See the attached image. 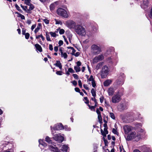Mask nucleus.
I'll return each instance as SVG.
<instances>
[{
  "mask_svg": "<svg viewBox=\"0 0 152 152\" xmlns=\"http://www.w3.org/2000/svg\"><path fill=\"white\" fill-rule=\"evenodd\" d=\"M76 32L79 35L85 36L86 32L85 28L80 24H77L75 27Z\"/></svg>",
  "mask_w": 152,
  "mask_h": 152,
  "instance_id": "1",
  "label": "nucleus"
},
{
  "mask_svg": "<svg viewBox=\"0 0 152 152\" xmlns=\"http://www.w3.org/2000/svg\"><path fill=\"white\" fill-rule=\"evenodd\" d=\"M141 137V135L139 133H136L135 132H132L129 134L126 138L127 140L129 141L132 139H134L135 140L138 141Z\"/></svg>",
  "mask_w": 152,
  "mask_h": 152,
  "instance_id": "2",
  "label": "nucleus"
},
{
  "mask_svg": "<svg viewBox=\"0 0 152 152\" xmlns=\"http://www.w3.org/2000/svg\"><path fill=\"white\" fill-rule=\"evenodd\" d=\"M56 12L58 15L64 18H67L69 16V12L67 9L65 10L59 8L57 9Z\"/></svg>",
  "mask_w": 152,
  "mask_h": 152,
  "instance_id": "3",
  "label": "nucleus"
},
{
  "mask_svg": "<svg viewBox=\"0 0 152 152\" xmlns=\"http://www.w3.org/2000/svg\"><path fill=\"white\" fill-rule=\"evenodd\" d=\"M91 52L94 55L99 54L102 52L101 48L96 45H93L91 47Z\"/></svg>",
  "mask_w": 152,
  "mask_h": 152,
  "instance_id": "4",
  "label": "nucleus"
},
{
  "mask_svg": "<svg viewBox=\"0 0 152 152\" xmlns=\"http://www.w3.org/2000/svg\"><path fill=\"white\" fill-rule=\"evenodd\" d=\"M109 71V69L107 66H104L102 69L101 73V76L102 78L105 77L108 74Z\"/></svg>",
  "mask_w": 152,
  "mask_h": 152,
  "instance_id": "5",
  "label": "nucleus"
},
{
  "mask_svg": "<svg viewBox=\"0 0 152 152\" xmlns=\"http://www.w3.org/2000/svg\"><path fill=\"white\" fill-rule=\"evenodd\" d=\"M66 26L70 29L74 28L76 25L75 23L73 21L71 20H69L66 21L65 23Z\"/></svg>",
  "mask_w": 152,
  "mask_h": 152,
  "instance_id": "6",
  "label": "nucleus"
},
{
  "mask_svg": "<svg viewBox=\"0 0 152 152\" xmlns=\"http://www.w3.org/2000/svg\"><path fill=\"white\" fill-rule=\"evenodd\" d=\"M121 99L120 95L118 94H116L112 97L111 101L113 103H117L119 102Z\"/></svg>",
  "mask_w": 152,
  "mask_h": 152,
  "instance_id": "7",
  "label": "nucleus"
},
{
  "mask_svg": "<svg viewBox=\"0 0 152 152\" xmlns=\"http://www.w3.org/2000/svg\"><path fill=\"white\" fill-rule=\"evenodd\" d=\"M53 138L54 140L59 142H62L64 140V137L60 134H56L54 135Z\"/></svg>",
  "mask_w": 152,
  "mask_h": 152,
  "instance_id": "8",
  "label": "nucleus"
},
{
  "mask_svg": "<svg viewBox=\"0 0 152 152\" xmlns=\"http://www.w3.org/2000/svg\"><path fill=\"white\" fill-rule=\"evenodd\" d=\"M104 58V56L102 54L95 56L93 59V64H96L99 61H102Z\"/></svg>",
  "mask_w": 152,
  "mask_h": 152,
  "instance_id": "9",
  "label": "nucleus"
},
{
  "mask_svg": "<svg viewBox=\"0 0 152 152\" xmlns=\"http://www.w3.org/2000/svg\"><path fill=\"white\" fill-rule=\"evenodd\" d=\"M123 128L125 134H128L132 129V127L130 126L125 125Z\"/></svg>",
  "mask_w": 152,
  "mask_h": 152,
  "instance_id": "10",
  "label": "nucleus"
},
{
  "mask_svg": "<svg viewBox=\"0 0 152 152\" xmlns=\"http://www.w3.org/2000/svg\"><path fill=\"white\" fill-rule=\"evenodd\" d=\"M64 129V127L61 123L58 124L56 125L53 128L54 130H61Z\"/></svg>",
  "mask_w": 152,
  "mask_h": 152,
  "instance_id": "11",
  "label": "nucleus"
},
{
  "mask_svg": "<svg viewBox=\"0 0 152 152\" xmlns=\"http://www.w3.org/2000/svg\"><path fill=\"white\" fill-rule=\"evenodd\" d=\"M49 149L50 151L53 152H61L57 147L52 145H49Z\"/></svg>",
  "mask_w": 152,
  "mask_h": 152,
  "instance_id": "12",
  "label": "nucleus"
},
{
  "mask_svg": "<svg viewBox=\"0 0 152 152\" xmlns=\"http://www.w3.org/2000/svg\"><path fill=\"white\" fill-rule=\"evenodd\" d=\"M148 0H143L141 5V6L142 8L145 9L148 7Z\"/></svg>",
  "mask_w": 152,
  "mask_h": 152,
  "instance_id": "13",
  "label": "nucleus"
},
{
  "mask_svg": "<svg viewBox=\"0 0 152 152\" xmlns=\"http://www.w3.org/2000/svg\"><path fill=\"white\" fill-rule=\"evenodd\" d=\"M115 90V89H114L112 87H110L109 88L107 91L108 95L109 96L112 95L114 94Z\"/></svg>",
  "mask_w": 152,
  "mask_h": 152,
  "instance_id": "14",
  "label": "nucleus"
},
{
  "mask_svg": "<svg viewBox=\"0 0 152 152\" xmlns=\"http://www.w3.org/2000/svg\"><path fill=\"white\" fill-rule=\"evenodd\" d=\"M28 5L29 6V7L28 9H27V13H31V11L32 10L34 7V6L33 5L31 4V3Z\"/></svg>",
  "mask_w": 152,
  "mask_h": 152,
  "instance_id": "15",
  "label": "nucleus"
},
{
  "mask_svg": "<svg viewBox=\"0 0 152 152\" xmlns=\"http://www.w3.org/2000/svg\"><path fill=\"white\" fill-rule=\"evenodd\" d=\"M112 81L111 80L108 79L104 82V86H107L111 84Z\"/></svg>",
  "mask_w": 152,
  "mask_h": 152,
  "instance_id": "16",
  "label": "nucleus"
},
{
  "mask_svg": "<svg viewBox=\"0 0 152 152\" xmlns=\"http://www.w3.org/2000/svg\"><path fill=\"white\" fill-rule=\"evenodd\" d=\"M101 132L102 134L104 136H106L107 134L108 133V132L106 128L105 127L104 129V131L102 130H101Z\"/></svg>",
  "mask_w": 152,
  "mask_h": 152,
  "instance_id": "17",
  "label": "nucleus"
},
{
  "mask_svg": "<svg viewBox=\"0 0 152 152\" xmlns=\"http://www.w3.org/2000/svg\"><path fill=\"white\" fill-rule=\"evenodd\" d=\"M35 46L36 49L40 52H41L42 51V49L41 46L39 44H37L35 45Z\"/></svg>",
  "mask_w": 152,
  "mask_h": 152,
  "instance_id": "18",
  "label": "nucleus"
},
{
  "mask_svg": "<svg viewBox=\"0 0 152 152\" xmlns=\"http://www.w3.org/2000/svg\"><path fill=\"white\" fill-rule=\"evenodd\" d=\"M68 146L66 145H63L61 146V150L63 151L66 152L68 149Z\"/></svg>",
  "mask_w": 152,
  "mask_h": 152,
  "instance_id": "19",
  "label": "nucleus"
},
{
  "mask_svg": "<svg viewBox=\"0 0 152 152\" xmlns=\"http://www.w3.org/2000/svg\"><path fill=\"white\" fill-rule=\"evenodd\" d=\"M124 81L122 80H117L116 81V84L118 86L122 85L124 84Z\"/></svg>",
  "mask_w": 152,
  "mask_h": 152,
  "instance_id": "20",
  "label": "nucleus"
},
{
  "mask_svg": "<svg viewBox=\"0 0 152 152\" xmlns=\"http://www.w3.org/2000/svg\"><path fill=\"white\" fill-rule=\"evenodd\" d=\"M67 48L68 49H71V50H72V52H69V53H71L72 55H73L76 51V50H75L74 48L71 47H67Z\"/></svg>",
  "mask_w": 152,
  "mask_h": 152,
  "instance_id": "21",
  "label": "nucleus"
},
{
  "mask_svg": "<svg viewBox=\"0 0 152 152\" xmlns=\"http://www.w3.org/2000/svg\"><path fill=\"white\" fill-rule=\"evenodd\" d=\"M104 62H102L99 63L96 66V69H100L103 65Z\"/></svg>",
  "mask_w": 152,
  "mask_h": 152,
  "instance_id": "22",
  "label": "nucleus"
},
{
  "mask_svg": "<svg viewBox=\"0 0 152 152\" xmlns=\"http://www.w3.org/2000/svg\"><path fill=\"white\" fill-rule=\"evenodd\" d=\"M56 66L58 67L61 69H62V65L61 64L59 61H56V64H55Z\"/></svg>",
  "mask_w": 152,
  "mask_h": 152,
  "instance_id": "23",
  "label": "nucleus"
},
{
  "mask_svg": "<svg viewBox=\"0 0 152 152\" xmlns=\"http://www.w3.org/2000/svg\"><path fill=\"white\" fill-rule=\"evenodd\" d=\"M41 27V25L40 23L38 24V26H37V27L35 28L34 30V32L36 34L37 32H38L39 29H40Z\"/></svg>",
  "mask_w": 152,
  "mask_h": 152,
  "instance_id": "24",
  "label": "nucleus"
},
{
  "mask_svg": "<svg viewBox=\"0 0 152 152\" xmlns=\"http://www.w3.org/2000/svg\"><path fill=\"white\" fill-rule=\"evenodd\" d=\"M74 69L75 71L76 72H79L80 71L81 69L80 67L79 66H75L74 67Z\"/></svg>",
  "mask_w": 152,
  "mask_h": 152,
  "instance_id": "25",
  "label": "nucleus"
},
{
  "mask_svg": "<svg viewBox=\"0 0 152 152\" xmlns=\"http://www.w3.org/2000/svg\"><path fill=\"white\" fill-rule=\"evenodd\" d=\"M61 56L63 57L64 59H66L67 57V55L65 52H62L61 54Z\"/></svg>",
  "mask_w": 152,
  "mask_h": 152,
  "instance_id": "26",
  "label": "nucleus"
},
{
  "mask_svg": "<svg viewBox=\"0 0 152 152\" xmlns=\"http://www.w3.org/2000/svg\"><path fill=\"white\" fill-rule=\"evenodd\" d=\"M56 32H57V31H56L54 32L51 31L50 32V34L52 37H55L57 36V35L56 33Z\"/></svg>",
  "mask_w": 152,
  "mask_h": 152,
  "instance_id": "27",
  "label": "nucleus"
},
{
  "mask_svg": "<svg viewBox=\"0 0 152 152\" xmlns=\"http://www.w3.org/2000/svg\"><path fill=\"white\" fill-rule=\"evenodd\" d=\"M15 13L18 14V17H20L22 19H25V18L24 15L18 12H16Z\"/></svg>",
  "mask_w": 152,
  "mask_h": 152,
  "instance_id": "28",
  "label": "nucleus"
},
{
  "mask_svg": "<svg viewBox=\"0 0 152 152\" xmlns=\"http://www.w3.org/2000/svg\"><path fill=\"white\" fill-rule=\"evenodd\" d=\"M91 93L92 94V95L94 97H95L96 96V91L95 90L94 88H92L91 90Z\"/></svg>",
  "mask_w": 152,
  "mask_h": 152,
  "instance_id": "29",
  "label": "nucleus"
},
{
  "mask_svg": "<svg viewBox=\"0 0 152 152\" xmlns=\"http://www.w3.org/2000/svg\"><path fill=\"white\" fill-rule=\"evenodd\" d=\"M46 38L47 40L48 41H50L51 40L50 38L49 35L48 34V32H46Z\"/></svg>",
  "mask_w": 152,
  "mask_h": 152,
  "instance_id": "30",
  "label": "nucleus"
},
{
  "mask_svg": "<svg viewBox=\"0 0 152 152\" xmlns=\"http://www.w3.org/2000/svg\"><path fill=\"white\" fill-rule=\"evenodd\" d=\"M40 37L42 38V40L43 41H44L45 39V38L43 36L42 34H41L38 35L37 36H36V39H38L39 38H40Z\"/></svg>",
  "mask_w": 152,
  "mask_h": 152,
  "instance_id": "31",
  "label": "nucleus"
},
{
  "mask_svg": "<svg viewBox=\"0 0 152 152\" xmlns=\"http://www.w3.org/2000/svg\"><path fill=\"white\" fill-rule=\"evenodd\" d=\"M45 141L49 143H51L52 142L51 140H50V138L48 137L47 136L45 138Z\"/></svg>",
  "mask_w": 152,
  "mask_h": 152,
  "instance_id": "32",
  "label": "nucleus"
},
{
  "mask_svg": "<svg viewBox=\"0 0 152 152\" xmlns=\"http://www.w3.org/2000/svg\"><path fill=\"white\" fill-rule=\"evenodd\" d=\"M55 21L56 22V24H60L61 25L62 24V22L60 20L55 19Z\"/></svg>",
  "mask_w": 152,
  "mask_h": 152,
  "instance_id": "33",
  "label": "nucleus"
},
{
  "mask_svg": "<svg viewBox=\"0 0 152 152\" xmlns=\"http://www.w3.org/2000/svg\"><path fill=\"white\" fill-rule=\"evenodd\" d=\"M15 6L17 10H18V11L21 13L23 12V11L22 10L20 9V7L17 4H16L15 5Z\"/></svg>",
  "mask_w": 152,
  "mask_h": 152,
  "instance_id": "34",
  "label": "nucleus"
},
{
  "mask_svg": "<svg viewBox=\"0 0 152 152\" xmlns=\"http://www.w3.org/2000/svg\"><path fill=\"white\" fill-rule=\"evenodd\" d=\"M22 1H24V3L27 4L29 5L31 3V0H21Z\"/></svg>",
  "mask_w": 152,
  "mask_h": 152,
  "instance_id": "35",
  "label": "nucleus"
},
{
  "mask_svg": "<svg viewBox=\"0 0 152 152\" xmlns=\"http://www.w3.org/2000/svg\"><path fill=\"white\" fill-rule=\"evenodd\" d=\"M20 6L23 9L27 12V7L26 6H23L22 4L20 5Z\"/></svg>",
  "mask_w": 152,
  "mask_h": 152,
  "instance_id": "36",
  "label": "nucleus"
},
{
  "mask_svg": "<svg viewBox=\"0 0 152 152\" xmlns=\"http://www.w3.org/2000/svg\"><path fill=\"white\" fill-rule=\"evenodd\" d=\"M55 8V5L53 4H51L50 6V9L51 10H53Z\"/></svg>",
  "mask_w": 152,
  "mask_h": 152,
  "instance_id": "37",
  "label": "nucleus"
},
{
  "mask_svg": "<svg viewBox=\"0 0 152 152\" xmlns=\"http://www.w3.org/2000/svg\"><path fill=\"white\" fill-rule=\"evenodd\" d=\"M144 152H151V150L149 148L146 147L144 151Z\"/></svg>",
  "mask_w": 152,
  "mask_h": 152,
  "instance_id": "38",
  "label": "nucleus"
},
{
  "mask_svg": "<svg viewBox=\"0 0 152 152\" xmlns=\"http://www.w3.org/2000/svg\"><path fill=\"white\" fill-rule=\"evenodd\" d=\"M39 144H41L42 145L44 146H45V144L43 142V141L42 140H39Z\"/></svg>",
  "mask_w": 152,
  "mask_h": 152,
  "instance_id": "39",
  "label": "nucleus"
},
{
  "mask_svg": "<svg viewBox=\"0 0 152 152\" xmlns=\"http://www.w3.org/2000/svg\"><path fill=\"white\" fill-rule=\"evenodd\" d=\"M127 119L128 120V121L129 122H132L134 121V119L132 117H131L129 118L127 117Z\"/></svg>",
  "mask_w": 152,
  "mask_h": 152,
  "instance_id": "40",
  "label": "nucleus"
},
{
  "mask_svg": "<svg viewBox=\"0 0 152 152\" xmlns=\"http://www.w3.org/2000/svg\"><path fill=\"white\" fill-rule=\"evenodd\" d=\"M110 115L111 117L113 119H115V117L114 114L112 113H110Z\"/></svg>",
  "mask_w": 152,
  "mask_h": 152,
  "instance_id": "41",
  "label": "nucleus"
},
{
  "mask_svg": "<svg viewBox=\"0 0 152 152\" xmlns=\"http://www.w3.org/2000/svg\"><path fill=\"white\" fill-rule=\"evenodd\" d=\"M65 31L63 29H60L59 31V33L60 34H62L64 33Z\"/></svg>",
  "mask_w": 152,
  "mask_h": 152,
  "instance_id": "42",
  "label": "nucleus"
},
{
  "mask_svg": "<svg viewBox=\"0 0 152 152\" xmlns=\"http://www.w3.org/2000/svg\"><path fill=\"white\" fill-rule=\"evenodd\" d=\"M115 134H118V132H117L116 130L114 128H113L112 131Z\"/></svg>",
  "mask_w": 152,
  "mask_h": 152,
  "instance_id": "43",
  "label": "nucleus"
},
{
  "mask_svg": "<svg viewBox=\"0 0 152 152\" xmlns=\"http://www.w3.org/2000/svg\"><path fill=\"white\" fill-rule=\"evenodd\" d=\"M64 127V129H65V130L66 131L71 130V129L69 127H68L67 126H65Z\"/></svg>",
  "mask_w": 152,
  "mask_h": 152,
  "instance_id": "44",
  "label": "nucleus"
},
{
  "mask_svg": "<svg viewBox=\"0 0 152 152\" xmlns=\"http://www.w3.org/2000/svg\"><path fill=\"white\" fill-rule=\"evenodd\" d=\"M88 80L89 81H91V82L94 80L93 78V76L92 75H91L90 76V78L88 79Z\"/></svg>",
  "mask_w": 152,
  "mask_h": 152,
  "instance_id": "45",
  "label": "nucleus"
},
{
  "mask_svg": "<svg viewBox=\"0 0 152 152\" xmlns=\"http://www.w3.org/2000/svg\"><path fill=\"white\" fill-rule=\"evenodd\" d=\"M68 72H69L71 73H74V70L72 69V68H69L68 70Z\"/></svg>",
  "mask_w": 152,
  "mask_h": 152,
  "instance_id": "46",
  "label": "nucleus"
},
{
  "mask_svg": "<svg viewBox=\"0 0 152 152\" xmlns=\"http://www.w3.org/2000/svg\"><path fill=\"white\" fill-rule=\"evenodd\" d=\"M43 21L46 24H48L49 23V20L46 19H44L43 20Z\"/></svg>",
  "mask_w": 152,
  "mask_h": 152,
  "instance_id": "47",
  "label": "nucleus"
},
{
  "mask_svg": "<svg viewBox=\"0 0 152 152\" xmlns=\"http://www.w3.org/2000/svg\"><path fill=\"white\" fill-rule=\"evenodd\" d=\"M25 38L26 39H28L30 35L28 33H26L25 35Z\"/></svg>",
  "mask_w": 152,
  "mask_h": 152,
  "instance_id": "48",
  "label": "nucleus"
},
{
  "mask_svg": "<svg viewBox=\"0 0 152 152\" xmlns=\"http://www.w3.org/2000/svg\"><path fill=\"white\" fill-rule=\"evenodd\" d=\"M78 85L81 88H82V85L81 81L80 80H79L78 81Z\"/></svg>",
  "mask_w": 152,
  "mask_h": 152,
  "instance_id": "49",
  "label": "nucleus"
},
{
  "mask_svg": "<svg viewBox=\"0 0 152 152\" xmlns=\"http://www.w3.org/2000/svg\"><path fill=\"white\" fill-rule=\"evenodd\" d=\"M92 85L93 87H95L96 86V84L94 80L92 81Z\"/></svg>",
  "mask_w": 152,
  "mask_h": 152,
  "instance_id": "50",
  "label": "nucleus"
},
{
  "mask_svg": "<svg viewBox=\"0 0 152 152\" xmlns=\"http://www.w3.org/2000/svg\"><path fill=\"white\" fill-rule=\"evenodd\" d=\"M63 42L62 40H60L58 42L59 46H60L63 44Z\"/></svg>",
  "mask_w": 152,
  "mask_h": 152,
  "instance_id": "51",
  "label": "nucleus"
},
{
  "mask_svg": "<svg viewBox=\"0 0 152 152\" xmlns=\"http://www.w3.org/2000/svg\"><path fill=\"white\" fill-rule=\"evenodd\" d=\"M7 145V143H3L1 144V149H3L4 147H5Z\"/></svg>",
  "mask_w": 152,
  "mask_h": 152,
  "instance_id": "52",
  "label": "nucleus"
},
{
  "mask_svg": "<svg viewBox=\"0 0 152 152\" xmlns=\"http://www.w3.org/2000/svg\"><path fill=\"white\" fill-rule=\"evenodd\" d=\"M49 49L51 51H52L53 50V45H52L50 44L49 45Z\"/></svg>",
  "mask_w": 152,
  "mask_h": 152,
  "instance_id": "53",
  "label": "nucleus"
},
{
  "mask_svg": "<svg viewBox=\"0 0 152 152\" xmlns=\"http://www.w3.org/2000/svg\"><path fill=\"white\" fill-rule=\"evenodd\" d=\"M81 63L80 61H78L76 63L77 66H80L81 65Z\"/></svg>",
  "mask_w": 152,
  "mask_h": 152,
  "instance_id": "54",
  "label": "nucleus"
},
{
  "mask_svg": "<svg viewBox=\"0 0 152 152\" xmlns=\"http://www.w3.org/2000/svg\"><path fill=\"white\" fill-rule=\"evenodd\" d=\"M56 74L57 75H62V72L61 71H58L56 72Z\"/></svg>",
  "mask_w": 152,
  "mask_h": 152,
  "instance_id": "55",
  "label": "nucleus"
},
{
  "mask_svg": "<svg viewBox=\"0 0 152 152\" xmlns=\"http://www.w3.org/2000/svg\"><path fill=\"white\" fill-rule=\"evenodd\" d=\"M80 55V53L79 52H77L76 53L74 54V55L75 57H77Z\"/></svg>",
  "mask_w": 152,
  "mask_h": 152,
  "instance_id": "56",
  "label": "nucleus"
},
{
  "mask_svg": "<svg viewBox=\"0 0 152 152\" xmlns=\"http://www.w3.org/2000/svg\"><path fill=\"white\" fill-rule=\"evenodd\" d=\"M88 106L89 107V108L91 110L94 109L95 108V107L94 106H90L89 104H88Z\"/></svg>",
  "mask_w": 152,
  "mask_h": 152,
  "instance_id": "57",
  "label": "nucleus"
},
{
  "mask_svg": "<svg viewBox=\"0 0 152 152\" xmlns=\"http://www.w3.org/2000/svg\"><path fill=\"white\" fill-rule=\"evenodd\" d=\"M71 83H72L75 86H76L77 84V82L75 81H73L71 82Z\"/></svg>",
  "mask_w": 152,
  "mask_h": 152,
  "instance_id": "58",
  "label": "nucleus"
},
{
  "mask_svg": "<svg viewBox=\"0 0 152 152\" xmlns=\"http://www.w3.org/2000/svg\"><path fill=\"white\" fill-rule=\"evenodd\" d=\"M98 118L99 120V121H102V118L101 116V115H98Z\"/></svg>",
  "mask_w": 152,
  "mask_h": 152,
  "instance_id": "59",
  "label": "nucleus"
},
{
  "mask_svg": "<svg viewBox=\"0 0 152 152\" xmlns=\"http://www.w3.org/2000/svg\"><path fill=\"white\" fill-rule=\"evenodd\" d=\"M91 99L93 101H94V102L95 103V105H96V103H97V102H96V99H95V97H94V98H91Z\"/></svg>",
  "mask_w": 152,
  "mask_h": 152,
  "instance_id": "60",
  "label": "nucleus"
},
{
  "mask_svg": "<svg viewBox=\"0 0 152 152\" xmlns=\"http://www.w3.org/2000/svg\"><path fill=\"white\" fill-rule=\"evenodd\" d=\"M73 76L74 77L75 79H77L78 78V75L76 74H73Z\"/></svg>",
  "mask_w": 152,
  "mask_h": 152,
  "instance_id": "61",
  "label": "nucleus"
},
{
  "mask_svg": "<svg viewBox=\"0 0 152 152\" xmlns=\"http://www.w3.org/2000/svg\"><path fill=\"white\" fill-rule=\"evenodd\" d=\"M104 98L102 96V97H101L100 98V102L102 103L103 102V101H104Z\"/></svg>",
  "mask_w": 152,
  "mask_h": 152,
  "instance_id": "62",
  "label": "nucleus"
},
{
  "mask_svg": "<svg viewBox=\"0 0 152 152\" xmlns=\"http://www.w3.org/2000/svg\"><path fill=\"white\" fill-rule=\"evenodd\" d=\"M54 50L55 52H57L58 50V46H55L54 47Z\"/></svg>",
  "mask_w": 152,
  "mask_h": 152,
  "instance_id": "63",
  "label": "nucleus"
},
{
  "mask_svg": "<svg viewBox=\"0 0 152 152\" xmlns=\"http://www.w3.org/2000/svg\"><path fill=\"white\" fill-rule=\"evenodd\" d=\"M26 23L30 25L31 23V21L30 20H27L26 21Z\"/></svg>",
  "mask_w": 152,
  "mask_h": 152,
  "instance_id": "64",
  "label": "nucleus"
}]
</instances>
